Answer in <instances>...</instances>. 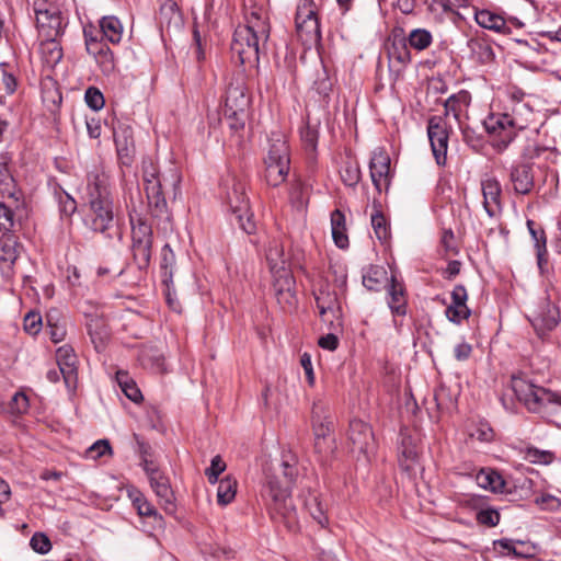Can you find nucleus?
<instances>
[{"instance_id": "23", "label": "nucleus", "mask_w": 561, "mask_h": 561, "mask_svg": "<svg viewBox=\"0 0 561 561\" xmlns=\"http://www.w3.org/2000/svg\"><path fill=\"white\" fill-rule=\"evenodd\" d=\"M114 141L116 145V150L121 162L125 165H129L131 161V156L134 152V138L133 130L128 126H119L114 130Z\"/></svg>"}, {"instance_id": "54", "label": "nucleus", "mask_w": 561, "mask_h": 561, "mask_svg": "<svg viewBox=\"0 0 561 561\" xmlns=\"http://www.w3.org/2000/svg\"><path fill=\"white\" fill-rule=\"evenodd\" d=\"M112 448L107 439H100L95 442L88 450L87 456L92 459H98L106 454H111Z\"/></svg>"}, {"instance_id": "48", "label": "nucleus", "mask_w": 561, "mask_h": 561, "mask_svg": "<svg viewBox=\"0 0 561 561\" xmlns=\"http://www.w3.org/2000/svg\"><path fill=\"white\" fill-rule=\"evenodd\" d=\"M30 546L39 554L48 553L53 547L50 539L44 533H35L30 539Z\"/></svg>"}, {"instance_id": "20", "label": "nucleus", "mask_w": 561, "mask_h": 561, "mask_svg": "<svg viewBox=\"0 0 561 561\" xmlns=\"http://www.w3.org/2000/svg\"><path fill=\"white\" fill-rule=\"evenodd\" d=\"M483 207L489 217H496L502 211V187L497 180L486 179L481 183Z\"/></svg>"}, {"instance_id": "50", "label": "nucleus", "mask_w": 561, "mask_h": 561, "mask_svg": "<svg viewBox=\"0 0 561 561\" xmlns=\"http://www.w3.org/2000/svg\"><path fill=\"white\" fill-rule=\"evenodd\" d=\"M94 59L104 75H111L114 71V55L110 47L105 48L100 55L94 57Z\"/></svg>"}, {"instance_id": "12", "label": "nucleus", "mask_w": 561, "mask_h": 561, "mask_svg": "<svg viewBox=\"0 0 561 561\" xmlns=\"http://www.w3.org/2000/svg\"><path fill=\"white\" fill-rule=\"evenodd\" d=\"M145 472L149 479L150 486L159 499L167 513L175 511L174 493L170 485L169 478L154 465V462L145 463Z\"/></svg>"}, {"instance_id": "5", "label": "nucleus", "mask_w": 561, "mask_h": 561, "mask_svg": "<svg viewBox=\"0 0 561 561\" xmlns=\"http://www.w3.org/2000/svg\"><path fill=\"white\" fill-rule=\"evenodd\" d=\"M265 162V180L270 186L277 187L285 182L289 172V148L285 136L272 133Z\"/></svg>"}, {"instance_id": "11", "label": "nucleus", "mask_w": 561, "mask_h": 561, "mask_svg": "<svg viewBox=\"0 0 561 561\" xmlns=\"http://www.w3.org/2000/svg\"><path fill=\"white\" fill-rule=\"evenodd\" d=\"M427 135L433 156L438 165H445L449 140V125L443 116H433L428 119Z\"/></svg>"}, {"instance_id": "38", "label": "nucleus", "mask_w": 561, "mask_h": 561, "mask_svg": "<svg viewBox=\"0 0 561 561\" xmlns=\"http://www.w3.org/2000/svg\"><path fill=\"white\" fill-rule=\"evenodd\" d=\"M237 493V481L231 477H226L219 481L217 488V502L221 506L230 504Z\"/></svg>"}, {"instance_id": "15", "label": "nucleus", "mask_w": 561, "mask_h": 561, "mask_svg": "<svg viewBox=\"0 0 561 561\" xmlns=\"http://www.w3.org/2000/svg\"><path fill=\"white\" fill-rule=\"evenodd\" d=\"M371 182L378 192L385 186L388 188L390 182V157L381 148L374 150L369 162Z\"/></svg>"}, {"instance_id": "58", "label": "nucleus", "mask_w": 561, "mask_h": 561, "mask_svg": "<svg viewBox=\"0 0 561 561\" xmlns=\"http://www.w3.org/2000/svg\"><path fill=\"white\" fill-rule=\"evenodd\" d=\"M134 439L136 440L137 445V453L139 454L141 458V467L145 470V463L146 462H153L150 458L151 456V446L145 442L139 435L134 434Z\"/></svg>"}, {"instance_id": "40", "label": "nucleus", "mask_w": 561, "mask_h": 561, "mask_svg": "<svg viewBox=\"0 0 561 561\" xmlns=\"http://www.w3.org/2000/svg\"><path fill=\"white\" fill-rule=\"evenodd\" d=\"M386 276L387 272L383 267L370 266L363 275V285L368 290L377 291Z\"/></svg>"}, {"instance_id": "25", "label": "nucleus", "mask_w": 561, "mask_h": 561, "mask_svg": "<svg viewBox=\"0 0 561 561\" xmlns=\"http://www.w3.org/2000/svg\"><path fill=\"white\" fill-rule=\"evenodd\" d=\"M388 291V306L394 316L407 314V297L405 288L394 275L390 278V284L387 288Z\"/></svg>"}, {"instance_id": "57", "label": "nucleus", "mask_w": 561, "mask_h": 561, "mask_svg": "<svg viewBox=\"0 0 561 561\" xmlns=\"http://www.w3.org/2000/svg\"><path fill=\"white\" fill-rule=\"evenodd\" d=\"M301 140L306 149L309 150L311 154H313L318 142V131L310 126L305 127L301 130Z\"/></svg>"}, {"instance_id": "37", "label": "nucleus", "mask_w": 561, "mask_h": 561, "mask_svg": "<svg viewBox=\"0 0 561 561\" xmlns=\"http://www.w3.org/2000/svg\"><path fill=\"white\" fill-rule=\"evenodd\" d=\"M116 380L124 394L133 402H139L142 399L141 391L136 382L129 377L126 371H117Z\"/></svg>"}, {"instance_id": "62", "label": "nucleus", "mask_w": 561, "mask_h": 561, "mask_svg": "<svg viewBox=\"0 0 561 561\" xmlns=\"http://www.w3.org/2000/svg\"><path fill=\"white\" fill-rule=\"evenodd\" d=\"M107 47V44L98 37H89L88 41H85L87 51L89 55L93 56V58L100 55Z\"/></svg>"}, {"instance_id": "64", "label": "nucleus", "mask_w": 561, "mask_h": 561, "mask_svg": "<svg viewBox=\"0 0 561 561\" xmlns=\"http://www.w3.org/2000/svg\"><path fill=\"white\" fill-rule=\"evenodd\" d=\"M472 353L471 344L461 342L454 347V356L458 362H465L469 359Z\"/></svg>"}, {"instance_id": "21", "label": "nucleus", "mask_w": 561, "mask_h": 561, "mask_svg": "<svg viewBox=\"0 0 561 561\" xmlns=\"http://www.w3.org/2000/svg\"><path fill=\"white\" fill-rule=\"evenodd\" d=\"M387 55L391 65H399L398 71L404 68L411 61L410 46L407 38L394 34L387 44Z\"/></svg>"}, {"instance_id": "22", "label": "nucleus", "mask_w": 561, "mask_h": 561, "mask_svg": "<svg viewBox=\"0 0 561 561\" xmlns=\"http://www.w3.org/2000/svg\"><path fill=\"white\" fill-rule=\"evenodd\" d=\"M511 181L517 194H529L535 185L533 165L529 163H520L513 167Z\"/></svg>"}, {"instance_id": "53", "label": "nucleus", "mask_w": 561, "mask_h": 561, "mask_svg": "<svg viewBox=\"0 0 561 561\" xmlns=\"http://www.w3.org/2000/svg\"><path fill=\"white\" fill-rule=\"evenodd\" d=\"M525 458L533 463H550L552 461V454L550 451L539 450L535 447L526 449Z\"/></svg>"}, {"instance_id": "55", "label": "nucleus", "mask_w": 561, "mask_h": 561, "mask_svg": "<svg viewBox=\"0 0 561 561\" xmlns=\"http://www.w3.org/2000/svg\"><path fill=\"white\" fill-rule=\"evenodd\" d=\"M477 520L481 525L495 527L500 523V514L495 510H481L477 514Z\"/></svg>"}, {"instance_id": "28", "label": "nucleus", "mask_w": 561, "mask_h": 561, "mask_svg": "<svg viewBox=\"0 0 561 561\" xmlns=\"http://www.w3.org/2000/svg\"><path fill=\"white\" fill-rule=\"evenodd\" d=\"M470 58L479 65H488L494 59L491 45L482 38H470L467 42Z\"/></svg>"}, {"instance_id": "14", "label": "nucleus", "mask_w": 561, "mask_h": 561, "mask_svg": "<svg viewBox=\"0 0 561 561\" xmlns=\"http://www.w3.org/2000/svg\"><path fill=\"white\" fill-rule=\"evenodd\" d=\"M348 440L353 451L363 454L366 458L375 450V437L370 426L362 420H352L348 428Z\"/></svg>"}, {"instance_id": "35", "label": "nucleus", "mask_w": 561, "mask_h": 561, "mask_svg": "<svg viewBox=\"0 0 561 561\" xmlns=\"http://www.w3.org/2000/svg\"><path fill=\"white\" fill-rule=\"evenodd\" d=\"M175 266V254L168 243L161 249V280L162 284H172L173 271Z\"/></svg>"}, {"instance_id": "30", "label": "nucleus", "mask_w": 561, "mask_h": 561, "mask_svg": "<svg viewBox=\"0 0 561 561\" xmlns=\"http://www.w3.org/2000/svg\"><path fill=\"white\" fill-rule=\"evenodd\" d=\"M331 230L335 245L340 249H346L348 247L346 220L345 215L340 209L331 213Z\"/></svg>"}, {"instance_id": "47", "label": "nucleus", "mask_w": 561, "mask_h": 561, "mask_svg": "<svg viewBox=\"0 0 561 561\" xmlns=\"http://www.w3.org/2000/svg\"><path fill=\"white\" fill-rule=\"evenodd\" d=\"M87 329L92 342L95 344V347L98 348V343L103 344L104 339L107 336L105 328L102 325L100 320L91 319L90 322L87 324Z\"/></svg>"}, {"instance_id": "51", "label": "nucleus", "mask_w": 561, "mask_h": 561, "mask_svg": "<svg viewBox=\"0 0 561 561\" xmlns=\"http://www.w3.org/2000/svg\"><path fill=\"white\" fill-rule=\"evenodd\" d=\"M84 100L87 105L93 111H99L104 106V96L101 91L94 87L87 89Z\"/></svg>"}, {"instance_id": "29", "label": "nucleus", "mask_w": 561, "mask_h": 561, "mask_svg": "<svg viewBox=\"0 0 561 561\" xmlns=\"http://www.w3.org/2000/svg\"><path fill=\"white\" fill-rule=\"evenodd\" d=\"M277 273H279V276L276 278L274 287L278 301L284 299L287 304L293 305L295 301V295L293 293L295 279L284 266Z\"/></svg>"}, {"instance_id": "17", "label": "nucleus", "mask_w": 561, "mask_h": 561, "mask_svg": "<svg viewBox=\"0 0 561 561\" xmlns=\"http://www.w3.org/2000/svg\"><path fill=\"white\" fill-rule=\"evenodd\" d=\"M250 99L242 83H230L226 91L225 115L245 116Z\"/></svg>"}, {"instance_id": "45", "label": "nucleus", "mask_w": 561, "mask_h": 561, "mask_svg": "<svg viewBox=\"0 0 561 561\" xmlns=\"http://www.w3.org/2000/svg\"><path fill=\"white\" fill-rule=\"evenodd\" d=\"M527 228L534 241V247L536 250L541 252H547V238L546 232L541 227H536L534 220H527Z\"/></svg>"}, {"instance_id": "4", "label": "nucleus", "mask_w": 561, "mask_h": 561, "mask_svg": "<svg viewBox=\"0 0 561 561\" xmlns=\"http://www.w3.org/2000/svg\"><path fill=\"white\" fill-rule=\"evenodd\" d=\"M87 195L91 216V228L104 233L114 221L113 199L110 178L100 168H94L87 175Z\"/></svg>"}, {"instance_id": "60", "label": "nucleus", "mask_w": 561, "mask_h": 561, "mask_svg": "<svg viewBox=\"0 0 561 561\" xmlns=\"http://www.w3.org/2000/svg\"><path fill=\"white\" fill-rule=\"evenodd\" d=\"M234 219L245 233L251 234L255 231V222L250 210L248 213H239L234 215Z\"/></svg>"}, {"instance_id": "26", "label": "nucleus", "mask_w": 561, "mask_h": 561, "mask_svg": "<svg viewBox=\"0 0 561 561\" xmlns=\"http://www.w3.org/2000/svg\"><path fill=\"white\" fill-rule=\"evenodd\" d=\"M471 103V94L467 90L450 95L444 103L445 116L453 115L455 121L461 124V116L467 112Z\"/></svg>"}, {"instance_id": "24", "label": "nucleus", "mask_w": 561, "mask_h": 561, "mask_svg": "<svg viewBox=\"0 0 561 561\" xmlns=\"http://www.w3.org/2000/svg\"><path fill=\"white\" fill-rule=\"evenodd\" d=\"M58 39L59 38H41V60L47 70H53L62 59V47Z\"/></svg>"}, {"instance_id": "43", "label": "nucleus", "mask_w": 561, "mask_h": 561, "mask_svg": "<svg viewBox=\"0 0 561 561\" xmlns=\"http://www.w3.org/2000/svg\"><path fill=\"white\" fill-rule=\"evenodd\" d=\"M55 197L58 202L60 215L64 217L72 216L77 210L76 199L61 187L55 191Z\"/></svg>"}, {"instance_id": "2", "label": "nucleus", "mask_w": 561, "mask_h": 561, "mask_svg": "<svg viewBox=\"0 0 561 561\" xmlns=\"http://www.w3.org/2000/svg\"><path fill=\"white\" fill-rule=\"evenodd\" d=\"M142 179L150 213L156 218H169L165 192L172 190L173 197L180 193L181 174L174 164L160 172L153 161L142 162Z\"/></svg>"}, {"instance_id": "8", "label": "nucleus", "mask_w": 561, "mask_h": 561, "mask_svg": "<svg viewBox=\"0 0 561 561\" xmlns=\"http://www.w3.org/2000/svg\"><path fill=\"white\" fill-rule=\"evenodd\" d=\"M312 430L314 434V449L318 454H327L333 450L332 443H328V436L333 427V419L330 407L319 400L313 403L311 412Z\"/></svg>"}, {"instance_id": "31", "label": "nucleus", "mask_w": 561, "mask_h": 561, "mask_svg": "<svg viewBox=\"0 0 561 561\" xmlns=\"http://www.w3.org/2000/svg\"><path fill=\"white\" fill-rule=\"evenodd\" d=\"M474 19L476 22L483 28H488L499 33H507L510 31L504 18L489 10L477 11L474 14Z\"/></svg>"}, {"instance_id": "10", "label": "nucleus", "mask_w": 561, "mask_h": 561, "mask_svg": "<svg viewBox=\"0 0 561 561\" xmlns=\"http://www.w3.org/2000/svg\"><path fill=\"white\" fill-rule=\"evenodd\" d=\"M483 126L493 137L492 146L497 151L505 150L516 137L515 121L510 114H491L484 119Z\"/></svg>"}, {"instance_id": "39", "label": "nucleus", "mask_w": 561, "mask_h": 561, "mask_svg": "<svg viewBox=\"0 0 561 561\" xmlns=\"http://www.w3.org/2000/svg\"><path fill=\"white\" fill-rule=\"evenodd\" d=\"M405 38L410 48L417 51L426 49L433 41L431 32L425 28H415Z\"/></svg>"}, {"instance_id": "18", "label": "nucleus", "mask_w": 561, "mask_h": 561, "mask_svg": "<svg viewBox=\"0 0 561 561\" xmlns=\"http://www.w3.org/2000/svg\"><path fill=\"white\" fill-rule=\"evenodd\" d=\"M58 367L68 389H75L77 385V356L70 345H62L56 352Z\"/></svg>"}, {"instance_id": "52", "label": "nucleus", "mask_w": 561, "mask_h": 561, "mask_svg": "<svg viewBox=\"0 0 561 561\" xmlns=\"http://www.w3.org/2000/svg\"><path fill=\"white\" fill-rule=\"evenodd\" d=\"M333 87V81L327 73V70L323 69L321 73L318 75L313 89L322 96H328Z\"/></svg>"}, {"instance_id": "1", "label": "nucleus", "mask_w": 561, "mask_h": 561, "mask_svg": "<svg viewBox=\"0 0 561 561\" xmlns=\"http://www.w3.org/2000/svg\"><path fill=\"white\" fill-rule=\"evenodd\" d=\"M297 473V468L288 459H283L275 472L266 473L262 488V497L271 518L274 523L284 525L290 533L299 529L297 510L290 497V484Z\"/></svg>"}, {"instance_id": "44", "label": "nucleus", "mask_w": 561, "mask_h": 561, "mask_svg": "<svg viewBox=\"0 0 561 561\" xmlns=\"http://www.w3.org/2000/svg\"><path fill=\"white\" fill-rule=\"evenodd\" d=\"M305 507L310 513L311 517L322 527L328 523V518L324 514V511L321 506V503L318 500V496L312 494L305 502Z\"/></svg>"}, {"instance_id": "33", "label": "nucleus", "mask_w": 561, "mask_h": 561, "mask_svg": "<svg viewBox=\"0 0 561 561\" xmlns=\"http://www.w3.org/2000/svg\"><path fill=\"white\" fill-rule=\"evenodd\" d=\"M100 32L111 43L118 44L123 36V24L113 15L104 16L100 21Z\"/></svg>"}, {"instance_id": "19", "label": "nucleus", "mask_w": 561, "mask_h": 561, "mask_svg": "<svg viewBox=\"0 0 561 561\" xmlns=\"http://www.w3.org/2000/svg\"><path fill=\"white\" fill-rule=\"evenodd\" d=\"M467 299L468 295L465 286H455L451 291V304L445 310V314L450 322L459 324L470 317V309L466 305Z\"/></svg>"}, {"instance_id": "27", "label": "nucleus", "mask_w": 561, "mask_h": 561, "mask_svg": "<svg viewBox=\"0 0 561 561\" xmlns=\"http://www.w3.org/2000/svg\"><path fill=\"white\" fill-rule=\"evenodd\" d=\"M227 204L231 214L234 216L239 213L249 211V201L245 195L244 184L240 181L232 180V185L227 192Z\"/></svg>"}, {"instance_id": "59", "label": "nucleus", "mask_w": 561, "mask_h": 561, "mask_svg": "<svg viewBox=\"0 0 561 561\" xmlns=\"http://www.w3.org/2000/svg\"><path fill=\"white\" fill-rule=\"evenodd\" d=\"M7 67L8 65L5 62L0 64L2 71V83L4 85L5 92L8 94H13L16 91L18 81L15 76L8 71Z\"/></svg>"}, {"instance_id": "61", "label": "nucleus", "mask_w": 561, "mask_h": 561, "mask_svg": "<svg viewBox=\"0 0 561 561\" xmlns=\"http://www.w3.org/2000/svg\"><path fill=\"white\" fill-rule=\"evenodd\" d=\"M41 324L42 318L36 313H27L24 318V330L32 335L39 332Z\"/></svg>"}, {"instance_id": "13", "label": "nucleus", "mask_w": 561, "mask_h": 561, "mask_svg": "<svg viewBox=\"0 0 561 561\" xmlns=\"http://www.w3.org/2000/svg\"><path fill=\"white\" fill-rule=\"evenodd\" d=\"M399 465L404 471H412L420 456V435L402 427L399 433Z\"/></svg>"}, {"instance_id": "49", "label": "nucleus", "mask_w": 561, "mask_h": 561, "mask_svg": "<svg viewBox=\"0 0 561 561\" xmlns=\"http://www.w3.org/2000/svg\"><path fill=\"white\" fill-rule=\"evenodd\" d=\"M371 226L374 231L379 240H387L389 237V229L387 226V220L381 211L376 210L371 215Z\"/></svg>"}, {"instance_id": "36", "label": "nucleus", "mask_w": 561, "mask_h": 561, "mask_svg": "<svg viewBox=\"0 0 561 561\" xmlns=\"http://www.w3.org/2000/svg\"><path fill=\"white\" fill-rule=\"evenodd\" d=\"M476 480L479 486L495 493H502L505 486L503 478L495 471L481 470Z\"/></svg>"}, {"instance_id": "6", "label": "nucleus", "mask_w": 561, "mask_h": 561, "mask_svg": "<svg viewBox=\"0 0 561 561\" xmlns=\"http://www.w3.org/2000/svg\"><path fill=\"white\" fill-rule=\"evenodd\" d=\"M514 391L518 400L531 413L543 414L548 411L549 405L561 403V394L525 380L517 381L514 385Z\"/></svg>"}, {"instance_id": "63", "label": "nucleus", "mask_w": 561, "mask_h": 561, "mask_svg": "<svg viewBox=\"0 0 561 561\" xmlns=\"http://www.w3.org/2000/svg\"><path fill=\"white\" fill-rule=\"evenodd\" d=\"M300 365L304 368L307 381L310 386L314 385V373L311 363V356L308 353H304L300 356Z\"/></svg>"}, {"instance_id": "7", "label": "nucleus", "mask_w": 561, "mask_h": 561, "mask_svg": "<svg viewBox=\"0 0 561 561\" xmlns=\"http://www.w3.org/2000/svg\"><path fill=\"white\" fill-rule=\"evenodd\" d=\"M36 27L41 38H59L68 24L62 12L45 0H36L33 4Z\"/></svg>"}, {"instance_id": "34", "label": "nucleus", "mask_w": 561, "mask_h": 561, "mask_svg": "<svg viewBox=\"0 0 561 561\" xmlns=\"http://www.w3.org/2000/svg\"><path fill=\"white\" fill-rule=\"evenodd\" d=\"M10 161H12V157L9 152H2L0 154V192L8 196H13L14 179L9 169Z\"/></svg>"}, {"instance_id": "56", "label": "nucleus", "mask_w": 561, "mask_h": 561, "mask_svg": "<svg viewBox=\"0 0 561 561\" xmlns=\"http://www.w3.org/2000/svg\"><path fill=\"white\" fill-rule=\"evenodd\" d=\"M14 213L3 203H0V231H10L14 228Z\"/></svg>"}, {"instance_id": "3", "label": "nucleus", "mask_w": 561, "mask_h": 561, "mask_svg": "<svg viewBox=\"0 0 561 561\" xmlns=\"http://www.w3.org/2000/svg\"><path fill=\"white\" fill-rule=\"evenodd\" d=\"M270 37L267 22L257 13L252 12L247 24L239 25L231 42V58L241 66H254L259 62L261 43L264 46Z\"/></svg>"}, {"instance_id": "42", "label": "nucleus", "mask_w": 561, "mask_h": 561, "mask_svg": "<svg viewBox=\"0 0 561 561\" xmlns=\"http://www.w3.org/2000/svg\"><path fill=\"white\" fill-rule=\"evenodd\" d=\"M340 174H341V179L345 185L355 187L360 180L359 165L356 162H354L353 160L347 159L344 162V164L340 171Z\"/></svg>"}, {"instance_id": "32", "label": "nucleus", "mask_w": 561, "mask_h": 561, "mask_svg": "<svg viewBox=\"0 0 561 561\" xmlns=\"http://www.w3.org/2000/svg\"><path fill=\"white\" fill-rule=\"evenodd\" d=\"M131 244L152 243L153 233L151 226L140 216L130 217Z\"/></svg>"}, {"instance_id": "16", "label": "nucleus", "mask_w": 561, "mask_h": 561, "mask_svg": "<svg viewBox=\"0 0 561 561\" xmlns=\"http://www.w3.org/2000/svg\"><path fill=\"white\" fill-rule=\"evenodd\" d=\"M22 249V244L14 234L4 233L0 237V268L5 276L11 274Z\"/></svg>"}, {"instance_id": "9", "label": "nucleus", "mask_w": 561, "mask_h": 561, "mask_svg": "<svg viewBox=\"0 0 561 561\" xmlns=\"http://www.w3.org/2000/svg\"><path fill=\"white\" fill-rule=\"evenodd\" d=\"M297 33L304 42H319L321 38L317 5L313 0H299L295 14Z\"/></svg>"}, {"instance_id": "41", "label": "nucleus", "mask_w": 561, "mask_h": 561, "mask_svg": "<svg viewBox=\"0 0 561 561\" xmlns=\"http://www.w3.org/2000/svg\"><path fill=\"white\" fill-rule=\"evenodd\" d=\"M152 243L131 244L133 260L139 271H146L150 264Z\"/></svg>"}, {"instance_id": "46", "label": "nucleus", "mask_w": 561, "mask_h": 561, "mask_svg": "<svg viewBox=\"0 0 561 561\" xmlns=\"http://www.w3.org/2000/svg\"><path fill=\"white\" fill-rule=\"evenodd\" d=\"M28 408V398L22 391L15 392L9 402V412L14 415H22L26 413Z\"/></svg>"}]
</instances>
